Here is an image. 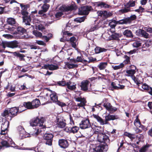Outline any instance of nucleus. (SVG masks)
I'll return each instance as SVG.
<instances>
[{
  "instance_id": "nucleus-23",
  "label": "nucleus",
  "mask_w": 152,
  "mask_h": 152,
  "mask_svg": "<svg viewBox=\"0 0 152 152\" xmlns=\"http://www.w3.org/2000/svg\"><path fill=\"white\" fill-rule=\"evenodd\" d=\"M66 41H69V42L72 48L75 49L77 48L76 38L75 37H71L69 39L67 40Z\"/></svg>"
},
{
  "instance_id": "nucleus-61",
  "label": "nucleus",
  "mask_w": 152,
  "mask_h": 152,
  "mask_svg": "<svg viewBox=\"0 0 152 152\" xmlns=\"http://www.w3.org/2000/svg\"><path fill=\"white\" fill-rule=\"evenodd\" d=\"M88 58L89 59V61L88 62V63L93 62L96 60V58H93L92 56L88 57Z\"/></svg>"
},
{
  "instance_id": "nucleus-32",
  "label": "nucleus",
  "mask_w": 152,
  "mask_h": 152,
  "mask_svg": "<svg viewBox=\"0 0 152 152\" xmlns=\"http://www.w3.org/2000/svg\"><path fill=\"white\" fill-rule=\"evenodd\" d=\"M121 34L117 33L116 32H113L111 35L112 39L114 40H118L119 38L122 36Z\"/></svg>"
},
{
  "instance_id": "nucleus-63",
  "label": "nucleus",
  "mask_w": 152,
  "mask_h": 152,
  "mask_svg": "<svg viewBox=\"0 0 152 152\" xmlns=\"http://www.w3.org/2000/svg\"><path fill=\"white\" fill-rule=\"evenodd\" d=\"M36 43L39 45L45 46L46 44L43 41L41 40H38L36 42Z\"/></svg>"
},
{
  "instance_id": "nucleus-62",
  "label": "nucleus",
  "mask_w": 152,
  "mask_h": 152,
  "mask_svg": "<svg viewBox=\"0 0 152 152\" xmlns=\"http://www.w3.org/2000/svg\"><path fill=\"white\" fill-rule=\"evenodd\" d=\"M98 28L97 26L96 25H95L94 26H92L91 27V28L89 30L90 31H93L94 30L97 29Z\"/></svg>"
},
{
  "instance_id": "nucleus-6",
  "label": "nucleus",
  "mask_w": 152,
  "mask_h": 152,
  "mask_svg": "<svg viewBox=\"0 0 152 152\" xmlns=\"http://www.w3.org/2000/svg\"><path fill=\"white\" fill-rule=\"evenodd\" d=\"M137 18L136 15H131L130 17H127L123 19L117 21L116 23L119 24H127L132 23V21Z\"/></svg>"
},
{
  "instance_id": "nucleus-50",
  "label": "nucleus",
  "mask_w": 152,
  "mask_h": 152,
  "mask_svg": "<svg viewBox=\"0 0 152 152\" xmlns=\"http://www.w3.org/2000/svg\"><path fill=\"white\" fill-rule=\"evenodd\" d=\"M111 86L112 87L110 88L111 90H117L118 89V86H116L115 83L114 82H112L111 84Z\"/></svg>"
},
{
  "instance_id": "nucleus-5",
  "label": "nucleus",
  "mask_w": 152,
  "mask_h": 152,
  "mask_svg": "<svg viewBox=\"0 0 152 152\" xmlns=\"http://www.w3.org/2000/svg\"><path fill=\"white\" fill-rule=\"evenodd\" d=\"M46 89L50 92L51 94H50L51 100L54 103H56L58 105L61 107H65L66 104L64 103L60 102L58 100V96L57 95L56 93L54 92H53V91L48 88H46Z\"/></svg>"
},
{
  "instance_id": "nucleus-60",
  "label": "nucleus",
  "mask_w": 152,
  "mask_h": 152,
  "mask_svg": "<svg viewBox=\"0 0 152 152\" xmlns=\"http://www.w3.org/2000/svg\"><path fill=\"white\" fill-rule=\"evenodd\" d=\"M137 126L141 128L143 131L145 132L147 130V128L145 126L142 124L141 123L139 125H137Z\"/></svg>"
},
{
  "instance_id": "nucleus-36",
  "label": "nucleus",
  "mask_w": 152,
  "mask_h": 152,
  "mask_svg": "<svg viewBox=\"0 0 152 152\" xmlns=\"http://www.w3.org/2000/svg\"><path fill=\"white\" fill-rule=\"evenodd\" d=\"M116 115H108L105 116V119H106L108 121L110 120H114L117 118H116Z\"/></svg>"
},
{
  "instance_id": "nucleus-44",
  "label": "nucleus",
  "mask_w": 152,
  "mask_h": 152,
  "mask_svg": "<svg viewBox=\"0 0 152 152\" xmlns=\"http://www.w3.org/2000/svg\"><path fill=\"white\" fill-rule=\"evenodd\" d=\"M86 18V17L83 16L81 17L77 18L74 19L75 22L81 23L84 21Z\"/></svg>"
},
{
  "instance_id": "nucleus-64",
  "label": "nucleus",
  "mask_w": 152,
  "mask_h": 152,
  "mask_svg": "<svg viewBox=\"0 0 152 152\" xmlns=\"http://www.w3.org/2000/svg\"><path fill=\"white\" fill-rule=\"evenodd\" d=\"M83 56H78L76 59V63L82 62V60L83 59Z\"/></svg>"
},
{
  "instance_id": "nucleus-55",
  "label": "nucleus",
  "mask_w": 152,
  "mask_h": 152,
  "mask_svg": "<svg viewBox=\"0 0 152 152\" xmlns=\"http://www.w3.org/2000/svg\"><path fill=\"white\" fill-rule=\"evenodd\" d=\"M87 102L86 101H82V102H80L79 103H78L77 104V106L79 107H83L86 105V103Z\"/></svg>"
},
{
  "instance_id": "nucleus-14",
  "label": "nucleus",
  "mask_w": 152,
  "mask_h": 152,
  "mask_svg": "<svg viewBox=\"0 0 152 152\" xmlns=\"http://www.w3.org/2000/svg\"><path fill=\"white\" fill-rule=\"evenodd\" d=\"M103 106L107 110L112 112H114L118 110L117 108L113 107L111 104L109 102L104 103L103 104Z\"/></svg>"
},
{
  "instance_id": "nucleus-9",
  "label": "nucleus",
  "mask_w": 152,
  "mask_h": 152,
  "mask_svg": "<svg viewBox=\"0 0 152 152\" xmlns=\"http://www.w3.org/2000/svg\"><path fill=\"white\" fill-rule=\"evenodd\" d=\"M19 108V106L17 107H16L11 108L9 110V113L12 116H10V120H11L12 118L16 116L18 113H20L24 111L26 109H22Z\"/></svg>"
},
{
  "instance_id": "nucleus-3",
  "label": "nucleus",
  "mask_w": 152,
  "mask_h": 152,
  "mask_svg": "<svg viewBox=\"0 0 152 152\" xmlns=\"http://www.w3.org/2000/svg\"><path fill=\"white\" fill-rule=\"evenodd\" d=\"M108 141L106 142L105 140L102 142H99L100 144L98 145L96 147L94 148V150L96 152H107L108 149V144L110 143V140L108 137Z\"/></svg>"
},
{
  "instance_id": "nucleus-34",
  "label": "nucleus",
  "mask_w": 152,
  "mask_h": 152,
  "mask_svg": "<svg viewBox=\"0 0 152 152\" xmlns=\"http://www.w3.org/2000/svg\"><path fill=\"white\" fill-rule=\"evenodd\" d=\"M107 65V62H101L98 66V67L100 70L104 69Z\"/></svg>"
},
{
  "instance_id": "nucleus-2",
  "label": "nucleus",
  "mask_w": 152,
  "mask_h": 152,
  "mask_svg": "<svg viewBox=\"0 0 152 152\" xmlns=\"http://www.w3.org/2000/svg\"><path fill=\"white\" fill-rule=\"evenodd\" d=\"M77 8V6L75 4H72L69 6H66L62 5L59 8V10L62 12H58L55 14V17L58 18L61 16L63 14L62 12H68L74 10H76Z\"/></svg>"
},
{
  "instance_id": "nucleus-11",
  "label": "nucleus",
  "mask_w": 152,
  "mask_h": 152,
  "mask_svg": "<svg viewBox=\"0 0 152 152\" xmlns=\"http://www.w3.org/2000/svg\"><path fill=\"white\" fill-rule=\"evenodd\" d=\"M89 83V81L88 80H83L81 82L80 85L81 90L84 92L89 91L88 88Z\"/></svg>"
},
{
  "instance_id": "nucleus-1",
  "label": "nucleus",
  "mask_w": 152,
  "mask_h": 152,
  "mask_svg": "<svg viewBox=\"0 0 152 152\" xmlns=\"http://www.w3.org/2000/svg\"><path fill=\"white\" fill-rule=\"evenodd\" d=\"M97 128L94 132V133L97 134L96 140L97 142H102L104 141L107 142L109 141L108 137H109L104 132L101 126H95Z\"/></svg>"
},
{
  "instance_id": "nucleus-13",
  "label": "nucleus",
  "mask_w": 152,
  "mask_h": 152,
  "mask_svg": "<svg viewBox=\"0 0 152 152\" xmlns=\"http://www.w3.org/2000/svg\"><path fill=\"white\" fill-rule=\"evenodd\" d=\"M10 122L8 121H5L2 123L1 127V135H5L7 133V128L9 127Z\"/></svg>"
},
{
  "instance_id": "nucleus-59",
  "label": "nucleus",
  "mask_w": 152,
  "mask_h": 152,
  "mask_svg": "<svg viewBox=\"0 0 152 152\" xmlns=\"http://www.w3.org/2000/svg\"><path fill=\"white\" fill-rule=\"evenodd\" d=\"M21 14L22 15V17H24L28 15H29V13L27 11H23L20 12Z\"/></svg>"
},
{
  "instance_id": "nucleus-24",
  "label": "nucleus",
  "mask_w": 152,
  "mask_h": 152,
  "mask_svg": "<svg viewBox=\"0 0 152 152\" xmlns=\"http://www.w3.org/2000/svg\"><path fill=\"white\" fill-rule=\"evenodd\" d=\"M124 35L127 38H132L134 35L132 31L126 29L123 32Z\"/></svg>"
},
{
  "instance_id": "nucleus-21",
  "label": "nucleus",
  "mask_w": 152,
  "mask_h": 152,
  "mask_svg": "<svg viewBox=\"0 0 152 152\" xmlns=\"http://www.w3.org/2000/svg\"><path fill=\"white\" fill-rule=\"evenodd\" d=\"M25 107L28 109H33L34 107H33L31 102H24L22 105H20L19 106V108Z\"/></svg>"
},
{
  "instance_id": "nucleus-57",
  "label": "nucleus",
  "mask_w": 152,
  "mask_h": 152,
  "mask_svg": "<svg viewBox=\"0 0 152 152\" xmlns=\"http://www.w3.org/2000/svg\"><path fill=\"white\" fill-rule=\"evenodd\" d=\"M142 43L138 41H136L133 44V46L134 47L138 48L141 45Z\"/></svg>"
},
{
  "instance_id": "nucleus-26",
  "label": "nucleus",
  "mask_w": 152,
  "mask_h": 152,
  "mask_svg": "<svg viewBox=\"0 0 152 152\" xmlns=\"http://www.w3.org/2000/svg\"><path fill=\"white\" fill-rule=\"evenodd\" d=\"M68 129L70 133L75 134L78 132L79 129V127L75 126L69 127L68 128Z\"/></svg>"
},
{
  "instance_id": "nucleus-4",
  "label": "nucleus",
  "mask_w": 152,
  "mask_h": 152,
  "mask_svg": "<svg viewBox=\"0 0 152 152\" xmlns=\"http://www.w3.org/2000/svg\"><path fill=\"white\" fill-rule=\"evenodd\" d=\"M45 121V119L43 117H41L39 118L38 117H34L30 121V125L32 126H39L41 127L42 128H44L43 124Z\"/></svg>"
},
{
  "instance_id": "nucleus-27",
  "label": "nucleus",
  "mask_w": 152,
  "mask_h": 152,
  "mask_svg": "<svg viewBox=\"0 0 152 152\" xmlns=\"http://www.w3.org/2000/svg\"><path fill=\"white\" fill-rule=\"evenodd\" d=\"M31 102L34 109L37 108L40 104V100L37 99L33 100Z\"/></svg>"
},
{
  "instance_id": "nucleus-54",
  "label": "nucleus",
  "mask_w": 152,
  "mask_h": 152,
  "mask_svg": "<svg viewBox=\"0 0 152 152\" xmlns=\"http://www.w3.org/2000/svg\"><path fill=\"white\" fill-rule=\"evenodd\" d=\"M99 74L101 75V76H99L98 77V79L102 80H107L106 78V75H105L102 74L101 73H99Z\"/></svg>"
},
{
  "instance_id": "nucleus-49",
  "label": "nucleus",
  "mask_w": 152,
  "mask_h": 152,
  "mask_svg": "<svg viewBox=\"0 0 152 152\" xmlns=\"http://www.w3.org/2000/svg\"><path fill=\"white\" fill-rule=\"evenodd\" d=\"M149 147V146L147 145L143 146L139 150V152H146Z\"/></svg>"
},
{
  "instance_id": "nucleus-58",
  "label": "nucleus",
  "mask_w": 152,
  "mask_h": 152,
  "mask_svg": "<svg viewBox=\"0 0 152 152\" xmlns=\"http://www.w3.org/2000/svg\"><path fill=\"white\" fill-rule=\"evenodd\" d=\"M132 11L130 9H128L125 7L124 9H121L120 10L122 13H126L129 12H131Z\"/></svg>"
},
{
  "instance_id": "nucleus-46",
  "label": "nucleus",
  "mask_w": 152,
  "mask_h": 152,
  "mask_svg": "<svg viewBox=\"0 0 152 152\" xmlns=\"http://www.w3.org/2000/svg\"><path fill=\"white\" fill-rule=\"evenodd\" d=\"M9 111L8 110H5L3 112L1 113L2 116L5 117V118H7L9 116Z\"/></svg>"
},
{
  "instance_id": "nucleus-41",
  "label": "nucleus",
  "mask_w": 152,
  "mask_h": 152,
  "mask_svg": "<svg viewBox=\"0 0 152 152\" xmlns=\"http://www.w3.org/2000/svg\"><path fill=\"white\" fill-rule=\"evenodd\" d=\"M124 58H125V60L124 61L123 63L124 65H126L127 64H131L130 61V57L127 55H125Z\"/></svg>"
},
{
  "instance_id": "nucleus-39",
  "label": "nucleus",
  "mask_w": 152,
  "mask_h": 152,
  "mask_svg": "<svg viewBox=\"0 0 152 152\" xmlns=\"http://www.w3.org/2000/svg\"><path fill=\"white\" fill-rule=\"evenodd\" d=\"M133 66L134 67L135 69H131L129 70H127L126 71V73L129 75H131L132 76L134 75L135 74L136 72V71L135 70V69L136 68L135 66L133 65Z\"/></svg>"
},
{
  "instance_id": "nucleus-16",
  "label": "nucleus",
  "mask_w": 152,
  "mask_h": 152,
  "mask_svg": "<svg viewBox=\"0 0 152 152\" xmlns=\"http://www.w3.org/2000/svg\"><path fill=\"white\" fill-rule=\"evenodd\" d=\"M92 9V7L91 6L87 5L81 7L79 10L84 15H88L90 11Z\"/></svg>"
},
{
  "instance_id": "nucleus-25",
  "label": "nucleus",
  "mask_w": 152,
  "mask_h": 152,
  "mask_svg": "<svg viewBox=\"0 0 152 152\" xmlns=\"http://www.w3.org/2000/svg\"><path fill=\"white\" fill-rule=\"evenodd\" d=\"M140 34L142 36L145 38H149V34L147 33L146 31L141 29H139L138 30H137L136 31V33L137 34V33Z\"/></svg>"
},
{
  "instance_id": "nucleus-30",
  "label": "nucleus",
  "mask_w": 152,
  "mask_h": 152,
  "mask_svg": "<svg viewBox=\"0 0 152 152\" xmlns=\"http://www.w3.org/2000/svg\"><path fill=\"white\" fill-rule=\"evenodd\" d=\"M124 135L125 136L128 137L132 141L136 138V135L135 134H131L127 132H124Z\"/></svg>"
},
{
  "instance_id": "nucleus-8",
  "label": "nucleus",
  "mask_w": 152,
  "mask_h": 152,
  "mask_svg": "<svg viewBox=\"0 0 152 152\" xmlns=\"http://www.w3.org/2000/svg\"><path fill=\"white\" fill-rule=\"evenodd\" d=\"M19 44L18 41L14 40L11 42H2L1 45L4 48H5L6 47L14 48L18 47Z\"/></svg>"
},
{
  "instance_id": "nucleus-40",
  "label": "nucleus",
  "mask_w": 152,
  "mask_h": 152,
  "mask_svg": "<svg viewBox=\"0 0 152 152\" xmlns=\"http://www.w3.org/2000/svg\"><path fill=\"white\" fill-rule=\"evenodd\" d=\"M93 117L95 118L97 121L101 125L102 123L103 119L102 118L100 117L98 115H96L94 114H93Z\"/></svg>"
},
{
  "instance_id": "nucleus-48",
  "label": "nucleus",
  "mask_w": 152,
  "mask_h": 152,
  "mask_svg": "<svg viewBox=\"0 0 152 152\" xmlns=\"http://www.w3.org/2000/svg\"><path fill=\"white\" fill-rule=\"evenodd\" d=\"M33 33L36 37H41L42 36V33L41 32L38 31L37 30H35L33 31Z\"/></svg>"
},
{
  "instance_id": "nucleus-47",
  "label": "nucleus",
  "mask_w": 152,
  "mask_h": 152,
  "mask_svg": "<svg viewBox=\"0 0 152 152\" xmlns=\"http://www.w3.org/2000/svg\"><path fill=\"white\" fill-rule=\"evenodd\" d=\"M124 66V64L123 63H121L119 65L117 66H112V67L115 70L119 69Z\"/></svg>"
},
{
  "instance_id": "nucleus-29",
  "label": "nucleus",
  "mask_w": 152,
  "mask_h": 152,
  "mask_svg": "<svg viewBox=\"0 0 152 152\" xmlns=\"http://www.w3.org/2000/svg\"><path fill=\"white\" fill-rule=\"evenodd\" d=\"M22 18L23 22L25 23L26 25H30L31 19L29 15L24 17H22Z\"/></svg>"
},
{
  "instance_id": "nucleus-33",
  "label": "nucleus",
  "mask_w": 152,
  "mask_h": 152,
  "mask_svg": "<svg viewBox=\"0 0 152 152\" xmlns=\"http://www.w3.org/2000/svg\"><path fill=\"white\" fill-rule=\"evenodd\" d=\"M19 4L21 9L20 12H23V11H27V9L30 7L29 4H23L20 3Z\"/></svg>"
},
{
  "instance_id": "nucleus-19",
  "label": "nucleus",
  "mask_w": 152,
  "mask_h": 152,
  "mask_svg": "<svg viewBox=\"0 0 152 152\" xmlns=\"http://www.w3.org/2000/svg\"><path fill=\"white\" fill-rule=\"evenodd\" d=\"M41 132V129L39 128L37 126H35V128H33L31 129V131L30 132V134L33 136L37 137Z\"/></svg>"
},
{
  "instance_id": "nucleus-43",
  "label": "nucleus",
  "mask_w": 152,
  "mask_h": 152,
  "mask_svg": "<svg viewBox=\"0 0 152 152\" xmlns=\"http://www.w3.org/2000/svg\"><path fill=\"white\" fill-rule=\"evenodd\" d=\"M71 84V82H70L66 83V86H67V88L71 90H75L76 88V85H73L71 86L70 85Z\"/></svg>"
},
{
  "instance_id": "nucleus-18",
  "label": "nucleus",
  "mask_w": 152,
  "mask_h": 152,
  "mask_svg": "<svg viewBox=\"0 0 152 152\" xmlns=\"http://www.w3.org/2000/svg\"><path fill=\"white\" fill-rule=\"evenodd\" d=\"M95 4L97 7H100L101 8L104 9L109 8L111 7V6L109 4H106L105 2L102 1H98L95 2Z\"/></svg>"
},
{
  "instance_id": "nucleus-10",
  "label": "nucleus",
  "mask_w": 152,
  "mask_h": 152,
  "mask_svg": "<svg viewBox=\"0 0 152 152\" xmlns=\"http://www.w3.org/2000/svg\"><path fill=\"white\" fill-rule=\"evenodd\" d=\"M80 127L81 129H85L92 127L89 120L85 118L82 120L79 124Z\"/></svg>"
},
{
  "instance_id": "nucleus-51",
  "label": "nucleus",
  "mask_w": 152,
  "mask_h": 152,
  "mask_svg": "<svg viewBox=\"0 0 152 152\" xmlns=\"http://www.w3.org/2000/svg\"><path fill=\"white\" fill-rule=\"evenodd\" d=\"M134 125L135 126H137V125H136V123H137L139 125L140 124H141V123L140 121V120L139 118V115H137L136 117V118L135 120L134 121Z\"/></svg>"
},
{
  "instance_id": "nucleus-15",
  "label": "nucleus",
  "mask_w": 152,
  "mask_h": 152,
  "mask_svg": "<svg viewBox=\"0 0 152 152\" xmlns=\"http://www.w3.org/2000/svg\"><path fill=\"white\" fill-rule=\"evenodd\" d=\"M56 121L57 122V126L58 128H62L66 126V124L65 120L64 119L61 118V117H57Z\"/></svg>"
},
{
  "instance_id": "nucleus-12",
  "label": "nucleus",
  "mask_w": 152,
  "mask_h": 152,
  "mask_svg": "<svg viewBox=\"0 0 152 152\" xmlns=\"http://www.w3.org/2000/svg\"><path fill=\"white\" fill-rule=\"evenodd\" d=\"M58 143L60 147L63 149H66L68 148L69 145L68 141L66 139H59L58 140Z\"/></svg>"
},
{
  "instance_id": "nucleus-52",
  "label": "nucleus",
  "mask_w": 152,
  "mask_h": 152,
  "mask_svg": "<svg viewBox=\"0 0 152 152\" xmlns=\"http://www.w3.org/2000/svg\"><path fill=\"white\" fill-rule=\"evenodd\" d=\"M136 139L139 141H141L143 139V135L142 134H139L136 136Z\"/></svg>"
},
{
  "instance_id": "nucleus-20",
  "label": "nucleus",
  "mask_w": 152,
  "mask_h": 152,
  "mask_svg": "<svg viewBox=\"0 0 152 152\" xmlns=\"http://www.w3.org/2000/svg\"><path fill=\"white\" fill-rule=\"evenodd\" d=\"M11 53L14 56L18 58L20 61H24L25 60V59L24 58V57L25 56V55L24 54L20 53L18 51L12 52Z\"/></svg>"
},
{
  "instance_id": "nucleus-17",
  "label": "nucleus",
  "mask_w": 152,
  "mask_h": 152,
  "mask_svg": "<svg viewBox=\"0 0 152 152\" xmlns=\"http://www.w3.org/2000/svg\"><path fill=\"white\" fill-rule=\"evenodd\" d=\"M42 68L50 70H54L59 69V66L58 65H55L52 64H45L42 66Z\"/></svg>"
},
{
  "instance_id": "nucleus-28",
  "label": "nucleus",
  "mask_w": 152,
  "mask_h": 152,
  "mask_svg": "<svg viewBox=\"0 0 152 152\" xmlns=\"http://www.w3.org/2000/svg\"><path fill=\"white\" fill-rule=\"evenodd\" d=\"M107 50L104 48H102L99 46H96L94 49L95 53L98 54L101 53L106 52Z\"/></svg>"
},
{
  "instance_id": "nucleus-22",
  "label": "nucleus",
  "mask_w": 152,
  "mask_h": 152,
  "mask_svg": "<svg viewBox=\"0 0 152 152\" xmlns=\"http://www.w3.org/2000/svg\"><path fill=\"white\" fill-rule=\"evenodd\" d=\"M142 88L152 96V88L149 86L146 83H142Z\"/></svg>"
},
{
  "instance_id": "nucleus-56",
  "label": "nucleus",
  "mask_w": 152,
  "mask_h": 152,
  "mask_svg": "<svg viewBox=\"0 0 152 152\" xmlns=\"http://www.w3.org/2000/svg\"><path fill=\"white\" fill-rule=\"evenodd\" d=\"M75 101L77 102H82L86 101V99L84 97L82 98L81 97H77L75 98Z\"/></svg>"
},
{
  "instance_id": "nucleus-37",
  "label": "nucleus",
  "mask_w": 152,
  "mask_h": 152,
  "mask_svg": "<svg viewBox=\"0 0 152 152\" xmlns=\"http://www.w3.org/2000/svg\"><path fill=\"white\" fill-rule=\"evenodd\" d=\"M26 30L23 28L18 27L17 28V33L20 35H22L25 33Z\"/></svg>"
},
{
  "instance_id": "nucleus-7",
  "label": "nucleus",
  "mask_w": 152,
  "mask_h": 152,
  "mask_svg": "<svg viewBox=\"0 0 152 152\" xmlns=\"http://www.w3.org/2000/svg\"><path fill=\"white\" fill-rule=\"evenodd\" d=\"M53 137L54 135L53 133L46 132V133L44 134L43 136V138L44 140L45 141V143L46 145L51 146L52 145V142Z\"/></svg>"
},
{
  "instance_id": "nucleus-53",
  "label": "nucleus",
  "mask_w": 152,
  "mask_h": 152,
  "mask_svg": "<svg viewBox=\"0 0 152 152\" xmlns=\"http://www.w3.org/2000/svg\"><path fill=\"white\" fill-rule=\"evenodd\" d=\"M57 84L60 86H66V82L65 81H59L57 82Z\"/></svg>"
},
{
  "instance_id": "nucleus-38",
  "label": "nucleus",
  "mask_w": 152,
  "mask_h": 152,
  "mask_svg": "<svg viewBox=\"0 0 152 152\" xmlns=\"http://www.w3.org/2000/svg\"><path fill=\"white\" fill-rule=\"evenodd\" d=\"M65 65L69 69L77 68L78 66L77 64H71L68 62H65Z\"/></svg>"
},
{
  "instance_id": "nucleus-31",
  "label": "nucleus",
  "mask_w": 152,
  "mask_h": 152,
  "mask_svg": "<svg viewBox=\"0 0 152 152\" xmlns=\"http://www.w3.org/2000/svg\"><path fill=\"white\" fill-rule=\"evenodd\" d=\"M113 15L112 13L110 12H107L106 10L103 11V19L104 20L110 17Z\"/></svg>"
},
{
  "instance_id": "nucleus-45",
  "label": "nucleus",
  "mask_w": 152,
  "mask_h": 152,
  "mask_svg": "<svg viewBox=\"0 0 152 152\" xmlns=\"http://www.w3.org/2000/svg\"><path fill=\"white\" fill-rule=\"evenodd\" d=\"M50 5L48 4H45L42 7V10L44 11V12H46L48 10Z\"/></svg>"
},
{
  "instance_id": "nucleus-42",
  "label": "nucleus",
  "mask_w": 152,
  "mask_h": 152,
  "mask_svg": "<svg viewBox=\"0 0 152 152\" xmlns=\"http://www.w3.org/2000/svg\"><path fill=\"white\" fill-rule=\"evenodd\" d=\"M69 27H70V26H68L67 25L66 26V28H65V31H63V35H67L68 36H71L73 35L72 33L68 32L69 29L68 28Z\"/></svg>"
},
{
  "instance_id": "nucleus-35",
  "label": "nucleus",
  "mask_w": 152,
  "mask_h": 152,
  "mask_svg": "<svg viewBox=\"0 0 152 152\" xmlns=\"http://www.w3.org/2000/svg\"><path fill=\"white\" fill-rule=\"evenodd\" d=\"M7 23L11 26H13L15 24L16 21L15 18H8L7 20Z\"/></svg>"
}]
</instances>
